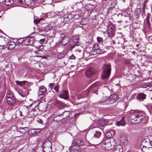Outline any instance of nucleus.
<instances>
[{
  "label": "nucleus",
  "mask_w": 152,
  "mask_h": 152,
  "mask_svg": "<svg viewBox=\"0 0 152 152\" xmlns=\"http://www.w3.org/2000/svg\"><path fill=\"white\" fill-rule=\"evenodd\" d=\"M116 144V142L113 138L107 139L102 144L103 149L107 151L111 150Z\"/></svg>",
  "instance_id": "1"
},
{
  "label": "nucleus",
  "mask_w": 152,
  "mask_h": 152,
  "mask_svg": "<svg viewBox=\"0 0 152 152\" xmlns=\"http://www.w3.org/2000/svg\"><path fill=\"white\" fill-rule=\"evenodd\" d=\"M111 66L110 64L104 65L102 67L103 71L102 75L103 79H106L109 77L111 73Z\"/></svg>",
  "instance_id": "2"
},
{
  "label": "nucleus",
  "mask_w": 152,
  "mask_h": 152,
  "mask_svg": "<svg viewBox=\"0 0 152 152\" xmlns=\"http://www.w3.org/2000/svg\"><path fill=\"white\" fill-rule=\"evenodd\" d=\"M134 115L135 116V117L134 118V124H137L139 123L141 120L143 119L145 116V115L144 113H134Z\"/></svg>",
  "instance_id": "3"
},
{
  "label": "nucleus",
  "mask_w": 152,
  "mask_h": 152,
  "mask_svg": "<svg viewBox=\"0 0 152 152\" xmlns=\"http://www.w3.org/2000/svg\"><path fill=\"white\" fill-rule=\"evenodd\" d=\"M42 148L44 152L52 151V144L49 141H47L42 143Z\"/></svg>",
  "instance_id": "4"
},
{
  "label": "nucleus",
  "mask_w": 152,
  "mask_h": 152,
  "mask_svg": "<svg viewBox=\"0 0 152 152\" xmlns=\"http://www.w3.org/2000/svg\"><path fill=\"white\" fill-rule=\"evenodd\" d=\"M60 38L61 40L60 45L61 46L66 45L70 39L69 37L67 36H65L64 34H61Z\"/></svg>",
  "instance_id": "5"
},
{
  "label": "nucleus",
  "mask_w": 152,
  "mask_h": 152,
  "mask_svg": "<svg viewBox=\"0 0 152 152\" xmlns=\"http://www.w3.org/2000/svg\"><path fill=\"white\" fill-rule=\"evenodd\" d=\"M100 85V82H97L95 83L94 84L92 85L90 87L88 92L89 91H92V92H94L96 94H97V91Z\"/></svg>",
  "instance_id": "6"
},
{
  "label": "nucleus",
  "mask_w": 152,
  "mask_h": 152,
  "mask_svg": "<svg viewBox=\"0 0 152 152\" xmlns=\"http://www.w3.org/2000/svg\"><path fill=\"white\" fill-rule=\"evenodd\" d=\"M118 96L116 94H112L110 96V98L107 100L106 101L109 102L110 104H112L116 101L118 99Z\"/></svg>",
  "instance_id": "7"
},
{
  "label": "nucleus",
  "mask_w": 152,
  "mask_h": 152,
  "mask_svg": "<svg viewBox=\"0 0 152 152\" xmlns=\"http://www.w3.org/2000/svg\"><path fill=\"white\" fill-rule=\"evenodd\" d=\"M95 72V70L94 68H91L88 69L85 72V74L88 77H89L92 76Z\"/></svg>",
  "instance_id": "8"
},
{
  "label": "nucleus",
  "mask_w": 152,
  "mask_h": 152,
  "mask_svg": "<svg viewBox=\"0 0 152 152\" xmlns=\"http://www.w3.org/2000/svg\"><path fill=\"white\" fill-rule=\"evenodd\" d=\"M93 50L91 52V55H94L99 53L100 52V49L99 48V47L97 45H95L93 47Z\"/></svg>",
  "instance_id": "9"
},
{
  "label": "nucleus",
  "mask_w": 152,
  "mask_h": 152,
  "mask_svg": "<svg viewBox=\"0 0 152 152\" xmlns=\"http://www.w3.org/2000/svg\"><path fill=\"white\" fill-rule=\"evenodd\" d=\"M150 136L146 137L145 138L142 142V145H144L146 146H150Z\"/></svg>",
  "instance_id": "10"
},
{
  "label": "nucleus",
  "mask_w": 152,
  "mask_h": 152,
  "mask_svg": "<svg viewBox=\"0 0 152 152\" xmlns=\"http://www.w3.org/2000/svg\"><path fill=\"white\" fill-rule=\"evenodd\" d=\"M60 97L64 99H67L69 98V95L67 91L64 90L61 91L59 95Z\"/></svg>",
  "instance_id": "11"
},
{
  "label": "nucleus",
  "mask_w": 152,
  "mask_h": 152,
  "mask_svg": "<svg viewBox=\"0 0 152 152\" xmlns=\"http://www.w3.org/2000/svg\"><path fill=\"white\" fill-rule=\"evenodd\" d=\"M142 145L141 147V148L142 151L144 152H152V148L151 147L149 146H146L144 145Z\"/></svg>",
  "instance_id": "12"
},
{
  "label": "nucleus",
  "mask_w": 152,
  "mask_h": 152,
  "mask_svg": "<svg viewBox=\"0 0 152 152\" xmlns=\"http://www.w3.org/2000/svg\"><path fill=\"white\" fill-rule=\"evenodd\" d=\"M123 148L121 145H118L115 146L113 150V152H123Z\"/></svg>",
  "instance_id": "13"
},
{
  "label": "nucleus",
  "mask_w": 152,
  "mask_h": 152,
  "mask_svg": "<svg viewBox=\"0 0 152 152\" xmlns=\"http://www.w3.org/2000/svg\"><path fill=\"white\" fill-rule=\"evenodd\" d=\"M146 95L143 93L139 94L136 96V98L140 101H143L146 99Z\"/></svg>",
  "instance_id": "14"
},
{
  "label": "nucleus",
  "mask_w": 152,
  "mask_h": 152,
  "mask_svg": "<svg viewBox=\"0 0 152 152\" xmlns=\"http://www.w3.org/2000/svg\"><path fill=\"white\" fill-rule=\"evenodd\" d=\"M82 144L81 140L80 139L74 140L72 142V147H73L76 145H81Z\"/></svg>",
  "instance_id": "15"
},
{
  "label": "nucleus",
  "mask_w": 152,
  "mask_h": 152,
  "mask_svg": "<svg viewBox=\"0 0 152 152\" xmlns=\"http://www.w3.org/2000/svg\"><path fill=\"white\" fill-rule=\"evenodd\" d=\"M16 46V42H14L10 41L9 42L7 46V49L11 50L14 48Z\"/></svg>",
  "instance_id": "16"
},
{
  "label": "nucleus",
  "mask_w": 152,
  "mask_h": 152,
  "mask_svg": "<svg viewBox=\"0 0 152 152\" xmlns=\"http://www.w3.org/2000/svg\"><path fill=\"white\" fill-rule=\"evenodd\" d=\"M46 88L45 87L41 86L39 88L38 94L41 95L43 94L46 92Z\"/></svg>",
  "instance_id": "17"
},
{
  "label": "nucleus",
  "mask_w": 152,
  "mask_h": 152,
  "mask_svg": "<svg viewBox=\"0 0 152 152\" xmlns=\"http://www.w3.org/2000/svg\"><path fill=\"white\" fill-rule=\"evenodd\" d=\"M15 98L12 92L11 91H8L6 95L7 100L9 99L13 98Z\"/></svg>",
  "instance_id": "18"
},
{
  "label": "nucleus",
  "mask_w": 152,
  "mask_h": 152,
  "mask_svg": "<svg viewBox=\"0 0 152 152\" xmlns=\"http://www.w3.org/2000/svg\"><path fill=\"white\" fill-rule=\"evenodd\" d=\"M125 123L124 118V117H123L120 121H118L116 122V125L118 126H123Z\"/></svg>",
  "instance_id": "19"
},
{
  "label": "nucleus",
  "mask_w": 152,
  "mask_h": 152,
  "mask_svg": "<svg viewBox=\"0 0 152 152\" xmlns=\"http://www.w3.org/2000/svg\"><path fill=\"white\" fill-rule=\"evenodd\" d=\"M7 100L8 104L10 105H13L15 102V98H13L11 99H9Z\"/></svg>",
  "instance_id": "20"
},
{
  "label": "nucleus",
  "mask_w": 152,
  "mask_h": 152,
  "mask_svg": "<svg viewBox=\"0 0 152 152\" xmlns=\"http://www.w3.org/2000/svg\"><path fill=\"white\" fill-rule=\"evenodd\" d=\"M115 28L114 25L113 24H109L107 27V30L115 31Z\"/></svg>",
  "instance_id": "21"
},
{
  "label": "nucleus",
  "mask_w": 152,
  "mask_h": 152,
  "mask_svg": "<svg viewBox=\"0 0 152 152\" xmlns=\"http://www.w3.org/2000/svg\"><path fill=\"white\" fill-rule=\"evenodd\" d=\"M5 4L7 6L11 5L14 3V0H5Z\"/></svg>",
  "instance_id": "22"
},
{
  "label": "nucleus",
  "mask_w": 152,
  "mask_h": 152,
  "mask_svg": "<svg viewBox=\"0 0 152 152\" xmlns=\"http://www.w3.org/2000/svg\"><path fill=\"white\" fill-rule=\"evenodd\" d=\"M33 0H24L25 4L28 6H31L32 4L33 3Z\"/></svg>",
  "instance_id": "23"
},
{
  "label": "nucleus",
  "mask_w": 152,
  "mask_h": 152,
  "mask_svg": "<svg viewBox=\"0 0 152 152\" xmlns=\"http://www.w3.org/2000/svg\"><path fill=\"white\" fill-rule=\"evenodd\" d=\"M115 31L107 30V34L108 37H113L115 35Z\"/></svg>",
  "instance_id": "24"
},
{
  "label": "nucleus",
  "mask_w": 152,
  "mask_h": 152,
  "mask_svg": "<svg viewBox=\"0 0 152 152\" xmlns=\"http://www.w3.org/2000/svg\"><path fill=\"white\" fill-rule=\"evenodd\" d=\"M28 131V128L27 127L22 128L20 129L19 132L23 134H25Z\"/></svg>",
  "instance_id": "25"
},
{
  "label": "nucleus",
  "mask_w": 152,
  "mask_h": 152,
  "mask_svg": "<svg viewBox=\"0 0 152 152\" xmlns=\"http://www.w3.org/2000/svg\"><path fill=\"white\" fill-rule=\"evenodd\" d=\"M152 87V82L147 83H144L142 85V87L144 88H146L147 87Z\"/></svg>",
  "instance_id": "26"
},
{
  "label": "nucleus",
  "mask_w": 152,
  "mask_h": 152,
  "mask_svg": "<svg viewBox=\"0 0 152 152\" xmlns=\"http://www.w3.org/2000/svg\"><path fill=\"white\" fill-rule=\"evenodd\" d=\"M133 114L131 112H129L127 114V116L128 117V120H129L131 121L132 119V116Z\"/></svg>",
  "instance_id": "27"
},
{
  "label": "nucleus",
  "mask_w": 152,
  "mask_h": 152,
  "mask_svg": "<svg viewBox=\"0 0 152 152\" xmlns=\"http://www.w3.org/2000/svg\"><path fill=\"white\" fill-rule=\"evenodd\" d=\"M106 134L108 137H110L114 135L115 132L114 131L111 130L110 132H107L106 133Z\"/></svg>",
  "instance_id": "28"
},
{
  "label": "nucleus",
  "mask_w": 152,
  "mask_h": 152,
  "mask_svg": "<svg viewBox=\"0 0 152 152\" xmlns=\"http://www.w3.org/2000/svg\"><path fill=\"white\" fill-rule=\"evenodd\" d=\"M26 82V81H15V82L17 85L21 86H24Z\"/></svg>",
  "instance_id": "29"
},
{
  "label": "nucleus",
  "mask_w": 152,
  "mask_h": 152,
  "mask_svg": "<svg viewBox=\"0 0 152 152\" xmlns=\"http://www.w3.org/2000/svg\"><path fill=\"white\" fill-rule=\"evenodd\" d=\"M72 40L74 43H77L79 40V37L77 36H74L73 37Z\"/></svg>",
  "instance_id": "30"
},
{
  "label": "nucleus",
  "mask_w": 152,
  "mask_h": 152,
  "mask_svg": "<svg viewBox=\"0 0 152 152\" xmlns=\"http://www.w3.org/2000/svg\"><path fill=\"white\" fill-rule=\"evenodd\" d=\"M27 41L28 43V45H32L34 43V39L33 38L27 39Z\"/></svg>",
  "instance_id": "31"
},
{
  "label": "nucleus",
  "mask_w": 152,
  "mask_h": 152,
  "mask_svg": "<svg viewBox=\"0 0 152 152\" xmlns=\"http://www.w3.org/2000/svg\"><path fill=\"white\" fill-rule=\"evenodd\" d=\"M56 106L58 108H61L63 106V104L60 101L58 100L56 101Z\"/></svg>",
  "instance_id": "32"
},
{
  "label": "nucleus",
  "mask_w": 152,
  "mask_h": 152,
  "mask_svg": "<svg viewBox=\"0 0 152 152\" xmlns=\"http://www.w3.org/2000/svg\"><path fill=\"white\" fill-rule=\"evenodd\" d=\"M99 123L101 126H103L107 124V122L105 120L101 119L99 121Z\"/></svg>",
  "instance_id": "33"
},
{
  "label": "nucleus",
  "mask_w": 152,
  "mask_h": 152,
  "mask_svg": "<svg viewBox=\"0 0 152 152\" xmlns=\"http://www.w3.org/2000/svg\"><path fill=\"white\" fill-rule=\"evenodd\" d=\"M70 114V112L69 111H64L62 113V115L64 117V118H66Z\"/></svg>",
  "instance_id": "34"
},
{
  "label": "nucleus",
  "mask_w": 152,
  "mask_h": 152,
  "mask_svg": "<svg viewBox=\"0 0 152 152\" xmlns=\"http://www.w3.org/2000/svg\"><path fill=\"white\" fill-rule=\"evenodd\" d=\"M101 132L96 131L94 134V137L95 138H98L101 136Z\"/></svg>",
  "instance_id": "35"
},
{
  "label": "nucleus",
  "mask_w": 152,
  "mask_h": 152,
  "mask_svg": "<svg viewBox=\"0 0 152 152\" xmlns=\"http://www.w3.org/2000/svg\"><path fill=\"white\" fill-rule=\"evenodd\" d=\"M61 115L57 116L55 117L53 119V120L54 121H56V122H59L61 121V119H59V118L60 116Z\"/></svg>",
  "instance_id": "36"
},
{
  "label": "nucleus",
  "mask_w": 152,
  "mask_h": 152,
  "mask_svg": "<svg viewBox=\"0 0 152 152\" xmlns=\"http://www.w3.org/2000/svg\"><path fill=\"white\" fill-rule=\"evenodd\" d=\"M21 91H23V93L26 96L29 94L28 90L26 88H24L23 90H22Z\"/></svg>",
  "instance_id": "37"
},
{
  "label": "nucleus",
  "mask_w": 152,
  "mask_h": 152,
  "mask_svg": "<svg viewBox=\"0 0 152 152\" xmlns=\"http://www.w3.org/2000/svg\"><path fill=\"white\" fill-rule=\"evenodd\" d=\"M36 48L37 49V51L39 52L40 51L44 49V46L42 45L38 47V46H37Z\"/></svg>",
  "instance_id": "38"
},
{
  "label": "nucleus",
  "mask_w": 152,
  "mask_h": 152,
  "mask_svg": "<svg viewBox=\"0 0 152 152\" xmlns=\"http://www.w3.org/2000/svg\"><path fill=\"white\" fill-rule=\"evenodd\" d=\"M121 140V142L123 143H124V144L125 143H126L127 142L126 139L125 137H122Z\"/></svg>",
  "instance_id": "39"
},
{
  "label": "nucleus",
  "mask_w": 152,
  "mask_h": 152,
  "mask_svg": "<svg viewBox=\"0 0 152 152\" xmlns=\"http://www.w3.org/2000/svg\"><path fill=\"white\" fill-rule=\"evenodd\" d=\"M43 18H40L39 19H36L34 20V23L37 24L42 20H43Z\"/></svg>",
  "instance_id": "40"
},
{
  "label": "nucleus",
  "mask_w": 152,
  "mask_h": 152,
  "mask_svg": "<svg viewBox=\"0 0 152 152\" xmlns=\"http://www.w3.org/2000/svg\"><path fill=\"white\" fill-rule=\"evenodd\" d=\"M51 28V26L50 25H48L46 26L45 30L46 31H47L50 30Z\"/></svg>",
  "instance_id": "41"
},
{
  "label": "nucleus",
  "mask_w": 152,
  "mask_h": 152,
  "mask_svg": "<svg viewBox=\"0 0 152 152\" xmlns=\"http://www.w3.org/2000/svg\"><path fill=\"white\" fill-rule=\"evenodd\" d=\"M24 38H22L19 39L17 41V42L19 43H22L26 39H24Z\"/></svg>",
  "instance_id": "42"
},
{
  "label": "nucleus",
  "mask_w": 152,
  "mask_h": 152,
  "mask_svg": "<svg viewBox=\"0 0 152 152\" xmlns=\"http://www.w3.org/2000/svg\"><path fill=\"white\" fill-rule=\"evenodd\" d=\"M18 94L22 97H24L26 96L23 93V91L21 90L18 91Z\"/></svg>",
  "instance_id": "43"
},
{
  "label": "nucleus",
  "mask_w": 152,
  "mask_h": 152,
  "mask_svg": "<svg viewBox=\"0 0 152 152\" xmlns=\"http://www.w3.org/2000/svg\"><path fill=\"white\" fill-rule=\"evenodd\" d=\"M147 107L148 110L152 111V104H148Z\"/></svg>",
  "instance_id": "44"
},
{
  "label": "nucleus",
  "mask_w": 152,
  "mask_h": 152,
  "mask_svg": "<svg viewBox=\"0 0 152 152\" xmlns=\"http://www.w3.org/2000/svg\"><path fill=\"white\" fill-rule=\"evenodd\" d=\"M24 110H25V111L26 112V113H28L27 114L29 115H32V114H33L32 112H30L29 113H28V110L27 108L25 109Z\"/></svg>",
  "instance_id": "45"
},
{
  "label": "nucleus",
  "mask_w": 152,
  "mask_h": 152,
  "mask_svg": "<svg viewBox=\"0 0 152 152\" xmlns=\"http://www.w3.org/2000/svg\"><path fill=\"white\" fill-rule=\"evenodd\" d=\"M55 86V84L54 83H50L48 85V86L49 88H51V89L53 88V86Z\"/></svg>",
  "instance_id": "46"
},
{
  "label": "nucleus",
  "mask_w": 152,
  "mask_h": 152,
  "mask_svg": "<svg viewBox=\"0 0 152 152\" xmlns=\"http://www.w3.org/2000/svg\"><path fill=\"white\" fill-rule=\"evenodd\" d=\"M59 86L58 85H57L54 88V89L56 92H57L58 91V90L59 89Z\"/></svg>",
  "instance_id": "47"
},
{
  "label": "nucleus",
  "mask_w": 152,
  "mask_h": 152,
  "mask_svg": "<svg viewBox=\"0 0 152 152\" xmlns=\"http://www.w3.org/2000/svg\"><path fill=\"white\" fill-rule=\"evenodd\" d=\"M121 15L122 16H127L128 15V14L127 13L126 11H124L122 13Z\"/></svg>",
  "instance_id": "48"
},
{
  "label": "nucleus",
  "mask_w": 152,
  "mask_h": 152,
  "mask_svg": "<svg viewBox=\"0 0 152 152\" xmlns=\"http://www.w3.org/2000/svg\"><path fill=\"white\" fill-rule=\"evenodd\" d=\"M97 40L99 42H102L103 39L100 37H98L97 38Z\"/></svg>",
  "instance_id": "49"
},
{
  "label": "nucleus",
  "mask_w": 152,
  "mask_h": 152,
  "mask_svg": "<svg viewBox=\"0 0 152 152\" xmlns=\"http://www.w3.org/2000/svg\"><path fill=\"white\" fill-rule=\"evenodd\" d=\"M36 130H37V131L35 130V132H34V134H37L39 133L41 131V129H36Z\"/></svg>",
  "instance_id": "50"
},
{
  "label": "nucleus",
  "mask_w": 152,
  "mask_h": 152,
  "mask_svg": "<svg viewBox=\"0 0 152 152\" xmlns=\"http://www.w3.org/2000/svg\"><path fill=\"white\" fill-rule=\"evenodd\" d=\"M45 41V38L41 39L39 41V42L40 43L42 44L43 42H44Z\"/></svg>",
  "instance_id": "51"
},
{
  "label": "nucleus",
  "mask_w": 152,
  "mask_h": 152,
  "mask_svg": "<svg viewBox=\"0 0 152 152\" xmlns=\"http://www.w3.org/2000/svg\"><path fill=\"white\" fill-rule=\"evenodd\" d=\"M35 130H36V129H32L30 130V132L31 134H34V132H35Z\"/></svg>",
  "instance_id": "52"
},
{
  "label": "nucleus",
  "mask_w": 152,
  "mask_h": 152,
  "mask_svg": "<svg viewBox=\"0 0 152 152\" xmlns=\"http://www.w3.org/2000/svg\"><path fill=\"white\" fill-rule=\"evenodd\" d=\"M150 146H151V148H152V136H150Z\"/></svg>",
  "instance_id": "53"
},
{
  "label": "nucleus",
  "mask_w": 152,
  "mask_h": 152,
  "mask_svg": "<svg viewBox=\"0 0 152 152\" xmlns=\"http://www.w3.org/2000/svg\"><path fill=\"white\" fill-rule=\"evenodd\" d=\"M112 6V5H113V7H110V10H111V9H113L114 8V6L115 7V3H113L111 5Z\"/></svg>",
  "instance_id": "54"
},
{
  "label": "nucleus",
  "mask_w": 152,
  "mask_h": 152,
  "mask_svg": "<svg viewBox=\"0 0 152 152\" xmlns=\"http://www.w3.org/2000/svg\"><path fill=\"white\" fill-rule=\"evenodd\" d=\"M59 147H60V150L61 151H62L63 150V149L64 148H63V145H60L59 146Z\"/></svg>",
  "instance_id": "55"
},
{
  "label": "nucleus",
  "mask_w": 152,
  "mask_h": 152,
  "mask_svg": "<svg viewBox=\"0 0 152 152\" xmlns=\"http://www.w3.org/2000/svg\"><path fill=\"white\" fill-rule=\"evenodd\" d=\"M147 2L146 1H145L144 3V4H143V6H142V9H143V10H145V4Z\"/></svg>",
  "instance_id": "56"
},
{
  "label": "nucleus",
  "mask_w": 152,
  "mask_h": 152,
  "mask_svg": "<svg viewBox=\"0 0 152 152\" xmlns=\"http://www.w3.org/2000/svg\"><path fill=\"white\" fill-rule=\"evenodd\" d=\"M70 58L71 59H74L75 58V57L74 55H72L70 57Z\"/></svg>",
  "instance_id": "57"
},
{
  "label": "nucleus",
  "mask_w": 152,
  "mask_h": 152,
  "mask_svg": "<svg viewBox=\"0 0 152 152\" xmlns=\"http://www.w3.org/2000/svg\"><path fill=\"white\" fill-rule=\"evenodd\" d=\"M38 121L39 122V123L42 124H43V121L41 119H39Z\"/></svg>",
  "instance_id": "58"
},
{
  "label": "nucleus",
  "mask_w": 152,
  "mask_h": 152,
  "mask_svg": "<svg viewBox=\"0 0 152 152\" xmlns=\"http://www.w3.org/2000/svg\"><path fill=\"white\" fill-rule=\"evenodd\" d=\"M4 47V45H0V50H2Z\"/></svg>",
  "instance_id": "59"
},
{
  "label": "nucleus",
  "mask_w": 152,
  "mask_h": 152,
  "mask_svg": "<svg viewBox=\"0 0 152 152\" xmlns=\"http://www.w3.org/2000/svg\"><path fill=\"white\" fill-rule=\"evenodd\" d=\"M77 99H79L80 98H81L80 97V95H77Z\"/></svg>",
  "instance_id": "60"
},
{
  "label": "nucleus",
  "mask_w": 152,
  "mask_h": 152,
  "mask_svg": "<svg viewBox=\"0 0 152 152\" xmlns=\"http://www.w3.org/2000/svg\"><path fill=\"white\" fill-rule=\"evenodd\" d=\"M18 2H19L20 4L23 2L22 0H18Z\"/></svg>",
  "instance_id": "61"
},
{
  "label": "nucleus",
  "mask_w": 152,
  "mask_h": 152,
  "mask_svg": "<svg viewBox=\"0 0 152 152\" xmlns=\"http://www.w3.org/2000/svg\"><path fill=\"white\" fill-rule=\"evenodd\" d=\"M39 57H42V58H45V56H39Z\"/></svg>",
  "instance_id": "62"
},
{
  "label": "nucleus",
  "mask_w": 152,
  "mask_h": 152,
  "mask_svg": "<svg viewBox=\"0 0 152 152\" xmlns=\"http://www.w3.org/2000/svg\"><path fill=\"white\" fill-rule=\"evenodd\" d=\"M139 25H140V24H137V27H136V28H138L139 27Z\"/></svg>",
  "instance_id": "63"
},
{
  "label": "nucleus",
  "mask_w": 152,
  "mask_h": 152,
  "mask_svg": "<svg viewBox=\"0 0 152 152\" xmlns=\"http://www.w3.org/2000/svg\"><path fill=\"white\" fill-rule=\"evenodd\" d=\"M5 0H0V3L3 2Z\"/></svg>",
  "instance_id": "64"
}]
</instances>
